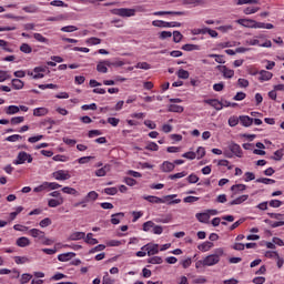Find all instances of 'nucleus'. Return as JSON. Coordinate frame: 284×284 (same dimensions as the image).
I'll use <instances>...</instances> for the list:
<instances>
[{
    "instance_id": "obj_1",
    "label": "nucleus",
    "mask_w": 284,
    "mask_h": 284,
    "mask_svg": "<svg viewBox=\"0 0 284 284\" xmlns=\"http://www.w3.org/2000/svg\"><path fill=\"white\" fill-rule=\"evenodd\" d=\"M223 254H225L223 248H216L213 254H210L195 263L196 270H201V267H214V265H219Z\"/></svg>"
},
{
    "instance_id": "obj_2",
    "label": "nucleus",
    "mask_w": 284,
    "mask_h": 284,
    "mask_svg": "<svg viewBox=\"0 0 284 284\" xmlns=\"http://www.w3.org/2000/svg\"><path fill=\"white\" fill-rule=\"evenodd\" d=\"M144 201H148L149 203H155V204H161V203H168V205H176L181 203V199H176V194H171L166 195L164 197H159L154 195H144L142 196ZM175 199V200H172Z\"/></svg>"
},
{
    "instance_id": "obj_3",
    "label": "nucleus",
    "mask_w": 284,
    "mask_h": 284,
    "mask_svg": "<svg viewBox=\"0 0 284 284\" xmlns=\"http://www.w3.org/2000/svg\"><path fill=\"white\" fill-rule=\"evenodd\" d=\"M26 161H28L29 163H32L33 161L32 155L26 151L19 152L17 159L13 161V165H23Z\"/></svg>"
},
{
    "instance_id": "obj_4",
    "label": "nucleus",
    "mask_w": 284,
    "mask_h": 284,
    "mask_svg": "<svg viewBox=\"0 0 284 284\" xmlns=\"http://www.w3.org/2000/svg\"><path fill=\"white\" fill-rule=\"evenodd\" d=\"M112 14H115L116 17H135L136 16V9H128V8H120V9H113Z\"/></svg>"
},
{
    "instance_id": "obj_5",
    "label": "nucleus",
    "mask_w": 284,
    "mask_h": 284,
    "mask_svg": "<svg viewBox=\"0 0 284 284\" xmlns=\"http://www.w3.org/2000/svg\"><path fill=\"white\" fill-rule=\"evenodd\" d=\"M141 250H144L148 256H154L160 252L159 244L154 243H148L144 246H142Z\"/></svg>"
},
{
    "instance_id": "obj_6",
    "label": "nucleus",
    "mask_w": 284,
    "mask_h": 284,
    "mask_svg": "<svg viewBox=\"0 0 284 284\" xmlns=\"http://www.w3.org/2000/svg\"><path fill=\"white\" fill-rule=\"evenodd\" d=\"M53 179H55V181H68L70 179H72V175H70V171H65V170H59L52 173Z\"/></svg>"
},
{
    "instance_id": "obj_7",
    "label": "nucleus",
    "mask_w": 284,
    "mask_h": 284,
    "mask_svg": "<svg viewBox=\"0 0 284 284\" xmlns=\"http://www.w3.org/2000/svg\"><path fill=\"white\" fill-rule=\"evenodd\" d=\"M246 45H260V48H272V41L265 40V42L261 43V40L256 38L246 40Z\"/></svg>"
},
{
    "instance_id": "obj_8",
    "label": "nucleus",
    "mask_w": 284,
    "mask_h": 284,
    "mask_svg": "<svg viewBox=\"0 0 284 284\" xmlns=\"http://www.w3.org/2000/svg\"><path fill=\"white\" fill-rule=\"evenodd\" d=\"M154 17H165V14H172L174 17H185L186 11H155L153 12Z\"/></svg>"
},
{
    "instance_id": "obj_9",
    "label": "nucleus",
    "mask_w": 284,
    "mask_h": 284,
    "mask_svg": "<svg viewBox=\"0 0 284 284\" xmlns=\"http://www.w3.org/2000/svg\"><path fill=\"white\" fill-rule=\"evenodd\" d=\"M229 150L234 156H237V159H243V150L241 149V145L232 142L229 144Z\"/></svg>"
},
{
    "instance_id": "obj_10",
    "label": "nucleus",
    "mask_w": 284,
    "mask_h": 284,
    "mask_svg": "<svg viewBox=\"0 0 284 284\" xmlns=\"http://www.w3.org/2000/svg\"><path fill=\"white\" fill-rule=\"evenodd\" d=\"M111 65H112V62H110V60L100 61L97 64V71L100 72L101 74H108V68H110Z\"/></svg>"
},
{
    "instance_id": "obj_11",
    "label": "nucleus",
    "mask_w": 284,
    "mask_h": 284,
    "mask_svg": "<svg viewBox=\"0 0 284 284\" xmlns=\"http://www.w3.org/2000/svg\"><path fill=\"white\" fill-rule=\"evenodd\" d=\"M204 103H206V105H211V108H214L217 112L223 109V102L219 101V99H207L204 100Z\"/></svg>"
},
{
    "instance_id": "obj_12",
    "label": "nucleus",
    "mask_w": 284,
    "mask_h": 284,
    "mask_svg": "<svg viewBox=\"0 0 284 284\" xmlns=\"http://www.w3.org/2000/svg\"><path fill=\"white\" fill-rule=\"evenodd\" d=\"M217 70L223 74L224 79H232L234 77V70L225 65H217Z\"/></svg>"
},
{
    "instance_id": "obj_13",
    "label": "nucleus",
    "mask_w": 284,
    "mask_h": 284,
    "mask_svg": "<svg viewBox=\"0 0 284 284\" xmlns=\"http://www.w3.org/2000/svg\"><path fill=\"white\" fill-rule=\"evenodd\" d=\"M29 236H32V239H38V241H41L42 239H45V232L39 229H31L29 230Z\"/></svg>"
},
{
    "instance_id": "obj_14",
    "label": "nucleus",
    "mask_w": 284,
    "mask_h": 284,
    "mask_svg": "<svg viewBox=\"0 0 284 284\" xmlns=\"http://www.w3.org/2000/svg\"><path fill=\"white\" fill-rule=\"evenodd\" d=\"M47 68L45 67H36L33 69V72L34 73H30V75L33 78V79H43V77H45L43 74V72H45Z\"/></svg>"
},
{
    "instance_id": "obj_15",
    "label": "nucleus",
    "mask_w": 284,
    "mask_h": 284,
    "mask_svg": "<svg viewBox=\"0 0 284 284\" xmlns=\"http://www.w3.org/2000/svg\"><path fill=\"white\" fill-rule=\"evenodd\" d=\"M74 256H77V253L74 252L62 253L58 255V261L61 263H68V261H71Z\"/></svg>"
},
{
    "instance_id": "obj_16",
    "label": "nucleus",
    "mask_w": 284,
    "mask_h": 284,
    "mask_svg": "<svg viewBox=\"0 0 284 284\" xmlns=\"http://www.w3.org/2000/svg\"><path fill=\"white\" fill-rule=\"evenodd\" d=\"M83 199L87 204L94 203L99 199V193L97 191H90Z\"/></svg>"
},
{
    "instance_id": "obj_17",
    "label": "nucleus",
    "mask_w": 284,
    "mask_h": 284,
    "mask_svg": "<svg viewBox=\"0 0 284 284\" xmlns=\"http://www.w3.org/2000/svg\"><path fill=\"white\" fill-rule=\"evenodd\" d=\"M240 123L244 128H250V125H252V123H254V119L250 118L248 115H240Z\"/></svg>"
},
{
    "instance_id": "obj_18",
    "label": "nucleus",
    "mask_w": 284,
    "mask_h": 284,
    "mask_svg": "<svg viewBox=\"0 0 284 284\" xmlns=\"http://www.w3.org/2000/svg\"><path fill=\"white\" fill-rule=\"evenodd\" d=\"M250 199V195H241L239 197H236L235 200H232L231 202H229V205H241L242 203H245V201H247Z\"/></svg>"
},
{
    "instance_id": "obj_19",
    "label": "nucleus",
    "mask_w": 284,
    "mask_h": 284,
    "mask_svg": "<svg viewBox=\"0 0 284 284\" xmlns=\"http://www.w3.org/2000/svg\"><path fill=\"white\" fill-rule=\"evenodd\" d=\"M110 170H112V165L105 164L104 166L95 171V176H105V174H108Z\"/></svg>"
},
{
    "instance_id": "obj_20",
    "label": "nucleus",
    "mask_w": 284,
    "mask_h": 284,
    "mask_svg": "<svg viewBox=\"0 0 284 284\" xmlns=\"http://www.w3.org/2000/svg\"><path fill=\"white\" fill-rule=\"evenodd\" d=\"M213 247H214V243L206 241V242L200 244L197 246V250H200V252H210L211 248H213Z\"/></svg>"
},
{
    "instance_id": "obj_21",
    "label": "nucleus",
    "mask_w": 284,
    "mask_h": 284,
    "mask_svg": "<svg viewBox=\"0 0 284 284\" xmlns=\"http://www.w3.org/2000/svg\"><path fill=\"white\" fill-rule=\"evenodd\" d=\"M85 239V232H73L69 235V241H81Z\"/></svg>"
},
{
    "instance_id": "obj_22",
    "label": "nucleus",
    "mask_w": 284,
    "mask_h": 284,
    "mask_svg": "<svg viewBox=\"0 0 284 284\" xmlns=\"http://www.w3.org/2000/svg\"><path fill=\"white\" fill-rule=\"evenodd\" d=\"M174 168H175L174 163L170 161H164L161 165L162 172H173Z\"/></svg>"
},
{
    "instance_id": "obj_23",
    "label": "nucleus",
    "mask_w": 284,
    "mask_h": 284,
    "mask_svg": "<svg viewBox=\"0 0 284 284\" xmlns=\"http://www.w3.org/2000/svg\"><path fill=\"white\" fill-rule=\"evenodd\" d=\"M195 219L200 221V223H209L210 221V213L204 212V213H196Z\"/></svg>"
},
{
    "instance_id": "obj_24",
    "label": "nucleus",
    "mask_w": 284,
    "mask_h": 284,
    "mask_svg": "<svg viewBox=\"0 0 284 284\" xmlns=\"http://www.w3.org/2000/svg\"><path fill=\"white\" fill-rule=\"evenodd\" d=\"M245 190H247V185L245 184H234L231 186V192H233V194H239V192H245Z\"/></svg>"
},
{
    "instance_id": "obj_25",
    "label": "nucleus",
    "mask_w": 284,
    "mask_h": 284,
    "mask_svg": "<svg viewBox=\"0 0 284 284\" xmlns=\"http://www.w3.org/2000/svg\"><path fill=\"white\" fill-rule=\"evenodd\" d=\"M182 6H191V8H196V6H201L203 0H181Z\"/></svg>"
},
{
    "instance_id": "obj_26",
    "label": "nucleus",
    "mask_w": 284,
    "mask_h": 284,
    "mask_svg": "<svg viewBox=\"0 0 284 284\" xmlns=\"http://www.w3.org/2000/svg\"><path fill=\"white\" fill-rule=\"evenodd\" d=\"M94 236V234L92 233H88L87 236H84V243H87L88 245H97L99 244V240L92 237Z\"/></svg>"
},
{
    "instance_id": "obj_27",
    "label": "nucleus",
    "mask_w": 284,
    "mask_h": 284,
    "mask_svg": "<svg viewBox=\"0 0 284 284\" xmlns=\"http://www.w3.org/2000/svg\"><path fill=\"white\" fill-rule=\"evenodd\" d=\"M119 216L121 219H123V216H125V213L120 212V213H115L111 215V223L112 225H119V223H121V220L119 219Z\"/></svg>"
},
{
    "instance_id": "obj_28",
    "label": "nucleus",
    "mask_w": 284,
    "mask_h": 284,
    "mask_svg": "<svg viewBox=\"0 0 284 284\" xmlns=\"http://www.w3.org/2000/svg\"><path fill=\"white\" fill-rule=\"evenodd\" d=\"M16 244L18 245V247H28V245H30V239L26 236L19 237Z\"/></svg>"
},
{
    "instance_id": "obj_29",
    "label": "nucleus",
    "mask_w": 284,
    "mask_h": 284,
    "mask_svg": "<svg viewBox=\"0 0 284 284\" xmlns=\"http://www.w3.org/2000/svg\"><path fill=\"white\" fill-rule=\"evenodd\" d=\"M49 207H59V205H63V197H59L58 200L51 199L48 201Z\"/></svg>"
},
{
    "instance_id": "obj_30",
    "label": "nucleus",
    "mask_w": 284,
    "mask_h": 284,
    "mask_svg": "<svg viewBox=\"0 0 284 284\" xmlns=\"http://www.w3.org/2000/svg\"><path fill=\"white\" fill-rule=\"evenodd\" d=\"M49 110L47 108H36L33 110V116H45L48 114Z\"/></svg>"
},
{
    "instance_id": "obj_31",
    "label": "nucleus",
    "mask_w": 284,
    "mask_h": 284,
    "mask_svg": "<svg viewBox=\"0 0 284 284\" xmlns=\"http://www.w3.org/2000/svg\"><path fill=\"white\" fill-rule=\"evenodd\" d=\"M274 77V74L270 71H261L260 72V80L261 81H270V79H272Z\"/></svg>"
},
{
    "instance_id": "obj_32",
    "label": "nucleus",
    "mask_w": 284,
    "mask_h": 284,
    "mask_svg": "<svg viewBox=\"0 0 284 284\" xmlns=\"http://www.w3.org/2000/svg\"><path fill=\"white\" fill-rule=\"evenodd\" d=\"M33 39H36V41H38V43H45L48 45V43H50V40L45 37H43V34L41 33H33Z\"/></svg>"
},
{
    "instance_id": "obj_33",
    "label": "nucleus",
    "mask_w": 284,
    "mask_h": 284,
    "mask_svg": "<svg viewBox=\"0 0 284 284\" xmlns=\"http://www.w3.org/2000/svg\"><path fill=\"white\" fill-rule=\"evenodd\" d=\"M62 192L64 194H71V196H79V191H77L74 187L64 186L62 187Z\"/></svg>"
},
{
    "instance_id": "obj_34",
    "label": "nucleus",
    "mask_w": 284,
    "mask_h": 284,
    "mask_svg": "<svg viewBox=\"0 0 284 284\" xmlns=\"http://www.w3.org/2000/svg\"><path fill=\"white\" fill-rule=\"evenodd\" d=\"M14 263L17 265H26V263H30V258L28 256H16Z\"/></svg>"
},
{
    "instance_id": "obj_35",
    "label": "nucleus",
    "mask_w": 284,
    "mask_h": 284,
    "mask_svg": "<svg viewBox=\"0 0 284 284\" xmlns=\"http://www.w3.org/2000/svg\"><path fill=\"white\" fill-rule=\"evenodd\" d=\"M23 12H27L29 14H34V12H39V8L34 4H30L22 8Z\"/></svg>"
},
{
    "instance_id": "obj_36",
    "label": "nucleus",
    "mask_w": 284,
    "mask_h": 284,
    "mask_svg": "<svg viewBox=\"0 0 284 284\" xmlns=\"http://www.w3.org/2000/svg\"><path fill=\"white\" fill-rule=\"evenodd\" d=\"M11 85H12L13 90H22L24 83H23V81H21L19 79H13L11 81Z\"/></svg>"
},
{
    "instance_id": "obj_37",
    "label": "nucleus",
    "mask_w": 284,
    "mask_h": 284,
    "mask_svg": "<svg viewBox=\"0 0 284 284\" xmlns=\"http://www.w3.org/2000/svg\"><path fill=\"white\" fill-rule=\"evenodd\" d=\"M256 183H263L264 185H274V183H276V181L272 180L270 178H260L256 180Z\"/></svg>"
},
{
    "instance_id": "obj_38",
    "label": "nucleus",
    "mask_w": 284,
    "mask_h": 284,
    "mask_svg": "<svg viewBox=\"0 0 284 284\" xmlns=\"http://www.w3.org/2000/svg\"><path fill=\"white\" fill-rule=\"evenodd\" d=\"M183 106L179 104H170L169 105V111L170 112H176L178 114H181L183 112Z\"/></svg>"
},
{
    "instance_id": "obj_39",
    "label": "nucleus",
    "mask_w": 284,
    "mask_h": 284,
    "mask_svg": "<svg viewBox=\"0 0 284 284\" xmlns=\"http://www.w3.org/2000/svg\"><path fill=\"white\" fill-rule=\"evenodd\" d=\"M148 263H150L151 265H161V263H163V257H161V256L150 257L148 260Z\"/></svg>"
},
{
    "instance_id": "obj_40",
    "label": "nucleus",
    "mask_w": 284,
    "mask_h": 284,
    "mask_svg": "<svg viewBox=\"0 0 284 284\" xmlns=\"http://www.w3.org/2000/svg\"><path fill=\"white\" fill-rule=\"evenodd\" d=\"M6 114H19V106L17 105H9L6 108Z\"/></svg>"
},
{
    "instance_id": "obj_41",
    "label": "nucleus",
    "mask_w": 284,
    "mask_h": 284,
    "mask_svg": "<svg viewBox=\"0 0 284 284\" xmlns=\"http://www.w3.org/2000/svg\"><path fill=\"white\" fill-rule=\"evenodd\" d=\"M20 52H23L24 54H32V47L28 43H22L20 45Z\"/></svg>"
},
{
    "instance_id": "obj_42",
    "label": "nucleus",
    "mask_w": 284,
    "mask_h": 284,
    "mask_svg": "<svg viewBox=\"0 0 284 284\" xmlns=\"http://www.w3.org/2000/svg\"><path fill=\"white\" fill-rule=\"evenodd\" d=\"M182 50L185 52H192L194 50H201V48L197 44H184L182 45Z\"/></svg>"
},
{
    "instance_id": "obj_43",
    "label": "nucleus",
    "mask_w": 284,
    "mask_h": 284,
    "mask_svg": "<svg viewBox=\"0 0 284 284\" xmlns=\"http://www.w3.org/2000/svg\"><path fill=\"white\" fill-rule=\"evenodd\" d=\"M258 3V0H236V6H252Z\"/></svg>"
},
{
    "instance_id": "obj_44",
    "label": "nucleus",
    "mask_w": 284,
    "mask_h": 284,
    "mask_svg": "<svg viewBox=\"0 0 284 284\" xmlns=\"http://www.w3.org/2000/svg\"><path fill=\"white\" fill-rule=\"evenodd\" d=\"M103 284H114L116 281L110 276V273L105 272L102 278Z\"/></svg>"
},
{
    "instance_id": "obj_45",
    "label": "nucleus",
    "mask_w": 284,
    "mask_h": 284,
    "mask_svg": "<svg viewBox=\"0 0 284 284\" xmlns=\"http://www.w3.org/2000/svg\"><path fill=\"white\" fill-rule=\"evenodd\" d=\"M87 45H100L101 39L92 37L85 40Z\"/></svg>"
},
{
    "instance_id": "obj_46",
    "label": "nucleus",
    "mask_w": 284,
    "mask_h": 284,
    "mask_svg": "<svg viewBox=\"0 0 284 284\" xmlns=\"http://www.w3.org/2000/svg\"><path fill=\"white\" fill-rule=\"evenodd\" d=\"M32 281V274L30 273H23L20 277V284L30 283Z\"/></svg>"
},
{
    "instance_id": "obj_47",
    "label": "nucleus",
    "mask_w": 284,
    "mask_h": 284,
    "mask_svg": "<svg viewBox=\"0 0 284 284\" xmlns=\"http://www.w3.org/2000/svg\"><path fill=\"white\" fill-rule=\"evenodd\" d=\"M8 79H12V75H10V72L0 70V83L8 81Z\"/></svg>"
},
{
    "instance_id": "obj_48",
    "label": "nucleus",
    "mask_w": 284,
    "mask_h": 284,
    "mask_svg": "<svg viewBox=\"0 0 284 284\" xmlns=\"http://www.w3.org/2000/svg\"><path fill=\"white\" fill-rule=\"evenodd\" d=\"M104 194H108V196H115V194H118L119 189H116L115 186L113 187H105L103 190Z\"/></svg>"
},
{
    "instance_id": "obj_49",
    "label": "nucleus",
    "mask_w": 284,
    "mask_h": 284,
    "mask_svg": "<svg viewBox=\"0 0 284 284\" xmlns=\"http://www.w3.org/2000/svg\"><path fill=\"white\" fill-rule=\"evenodd\" d=\"M252 21L250 19H239L236 21V23H239L240 26H243L244 28H252Z\"/></svg>"
},
{
    "instance_id": "obj_50",
    "label": "nucleus",
    "mask_w": 284,
    "mask_h": 284,
    "mask_svg": "<svg viewBox=\"0 0 284 284\" xmlns=\"http://www.w3.org/2000/svg\"><path fill=\"white\" fill-rule=\"evenodd\" d=\"M67 20H68V16H65V14H59L55 17L47 18V21H67Z\"/></svg>"
},
{
    "instance_id": "obj_51",
    "label": "nucleus",
    "mask_w": 284,
    "mask_h": 284,
    "mask_svg": "<svg viewBox=\"0 0 284 284\" xmlns=\"http://www.w3.org/2000/svg\"><path fill=\"white\" fill-rule=\"evenodd\" d=\"M145 150H149V152H159V144L155 142H149L145 146Z\"/></svg>"
},
{
    "instance_id": "obj_52",
    "label": "nucleus",
    "mask_w": 284,
    "mask_h": 284,
    "mask_svg": "<svg viewBox=\"0 0 284 284\" xmlns=\"http://www.w3.org/2000/svg\"><path fill=\"white\" fill-rule=\"evenodd\" d=\"M10 45V43L6 40H0V48H2V50H4V52H14V50H12V48L8 47Z\"/></svg>"
},
{
    "instance_id": "obj_53",
    "label": "nucleus",
    "mask_w": 284,
    "mask_h": 284,
    "mask_svg": "<svg viewBox=\"0 0 284 284\" xmlns=\"http://www.w3.org/2000/svg\"><path fill=\"white\" fill-rule=\"evenodd\" d=\"M261 8L258 7H247L243 10L244 14H256Z\"/></svg>"
},
{
    "instance_id": "obj_54",
    "label": "nucleus",
    "mask_w": 284,
    "mask_h": 284,
    "mask_svg": "<svg viewBox=\"0 0 284 284\" xmlns=\"http://www.w3.org/2000/svg\"><path fill=\"white\" fill-rule=\"evenodd\" d=\"M26 121L24 116H14L11 118L10 123L11 125H19L20 123H23Z\"/></svg>"
},
{
    "instance_id": "obj_55",
    "label": "nucleus",
    "mask_w": 284,
    "mask_h": 284,
    "mask_svg": "<svg viewBox=\"0 0 284 284\" xmlns=\"http://www.w3.org/2000/svg\"><path fill=\"white\" fill-rule=\"evenodd\" d=\"M21 139H23V136L20 134H13L6 138V141H9V143H17V141H21Z\"/></svg>"
},
{
    "instance_id": "obj_56",
    "label": "nucleus",
    "mask_w": 284,
    "mask_h": 284,
    "mask_svg": "<svg viewBox=\"0 0 284 284\" xmlns=\"http://www.w3.org/2000/svg\"><path fill=\"white\" fill-rule=\"evenodd\" d=\"M152 26H154V28H168L170 24L163 20H154L152 21Z\"/></svg>"
},
{
    "instance_id": "obj_57",
    "label": "nucleus",
    "mask_w": 284,
    "mask_h": 284,
    "mask_svg": "<svg viewBox=\"0 0 284 284\" xmlns=\"http://www.w3.org/2000/svg\"><path fill=\"white\" fill-rule=\"evenodd\" d=\"M151 229H154V222L148 221L143 223L142 225L143 232H150Z\"/></svg>"
},
{
    "instance_id": "obj_58",
    "label": "nucleus",
    "mask_w": 284,
    "mask_h": 284,
    "mask_svg": "<svg viewBox=\"0 0 284 284\" xmlns=\"http://www.w3.org/2000/svg\"><path fill=\"white\" fill-rule=\"evenodd\" d=\"M178 77L179 79H190V72L187 70L180 69L178 71Z\"/></svg>"
},
{
    "instance_id": "obj_59",
    "label": "nucleus",
    "mask_w": 284,
    "mask_h": 284,
    "mask_svg": "<svg viewBox=\"0 0 284 284\" xmlns=\"http://www.w3.org/2000/svg\"><path fill=\"white\" fill-rule=\"evenodd\" d=\"M47 185V190H59L61 187V184L57 182H44Z\"/></svg>"
},
{
    "instance_id": "obj_60",
    "label": "nucleus",
    "mask_w": 284,
    "mask_h": 284,
    "mask_svg": "<svg viewBox=\"0 0 284 284\" xmlns=\"http://www.w3.org/2000/svg\"><path fill=\"white\" fill-rule=\"evenodd\" d=\"M183 40V34L180 31H173V41L174 43H181Z\"/></svg>"
},
{
    "instance_id": "obj_61",
    "label": "nucleus",
    "mask_w": 284,
    "mask_h": 284,
    "mask_svg": "<svg viewBox=\"0 0 284 284\" xmlns=\"http://www.w3.org/2000/svg\"><path fill=\"white\" fill-rule=\"evenodd\" d=\"M182 158L189 159V161H194V159H196V152L189 151V152L182 154Z\"/></svg>"
},
{
    "instance_id": "obj_62",
    "label": "nucleus",
    "mask_w": 284,
    "mask_h": 284,
    "mask_svg": "<svg viewBox=\"0 0 284 284\" xmlns=\"http://www.w3.org/2000/svg\"><path fill=\"white\" fill-rule=\"evenodd\" d=\"M103 250H105V245L99 244L98 246H94L93 248H91L89 251V254H95V252H103Z\"/></svg>"
},
{
    "instance_id": "obj_63",
    "label": "nucleus",
    "mask_w": 284,
    "mask_h": 284,
    "mask_svg": "<svg viewBox=\"0 0 284 284\" xmlns=\"http://www.w3.org/2000/svg\"><path fill=\"white\" fill-rule=\"evenodd\" d=\"M283 156H284L283 149H280V150L274 152L273 160L274 161H281V159H283Z\"/></svg>"
},
{
    "instance_id": "obj_64",
    "label": "nucleus",
    "mask_w": 284,
    "mask_h": 284,
    "mask_svg": "<svg viewBox=\"0 0 284 284\" xmlns=\"http://www.w3.org/2000/svg\"><path fill=\"white\" fill-rule=\"evenodd\" d=\"M195 154L196 159H203V156H205V148L199 146Z\"/></svg>"
}]
</instances>
